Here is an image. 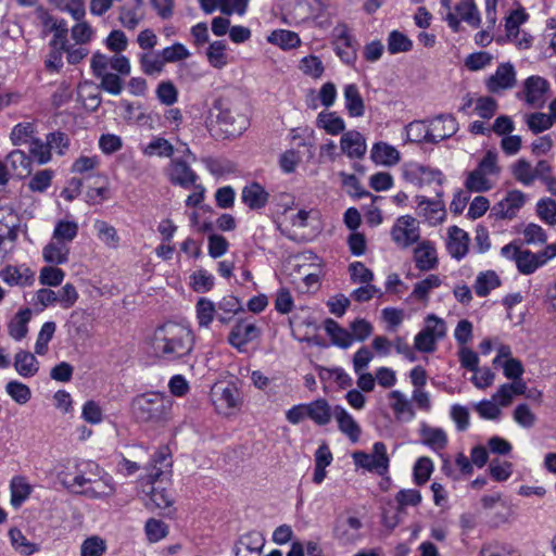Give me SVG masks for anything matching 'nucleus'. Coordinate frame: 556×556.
Wrapping results in <instances>:
<instances>
[{"mask_svg": "<svg viewBox=\"0 0 556 556\" xmlns=\"http://www.w3.org/2000/svg\"><path fill=\"white\" fill-rule=\"evenodd\" d=\"M419 434L421 443L438 452L445 448L447 435L441 428L431 427L426 422L420 424Z\"/></svg>", "mask_w": 556, "mask_h": 556, "instance_id": "bb28decb", "label": "nucleus"}, {"mask_svg": "<svg viewBox=\"0 0 556 556\" xmlns=\"http://www.w3.org/2000/svg\"><path fill=\"white\" fill-rule=\"evenodd\" d=\"M216 313V305L206 298H201L195 304V317L200 328L207 329Z\"/></svg>", "mask_w": 556, "mask_h": 556, "instance_id": "c03bdc74", "label": "nucleus"}, {"mask_svg": "<svg viewBox=\"0 0 556 556\" xmlns=\"http://www.w3.org/2000/svg\"><path fill=\"white\" fill-rule=\"evenodd\" d=\"M415 201L419 213L430 225H437L443 222L445 217V208L441 200H430L425 195H417Z\"/></svg>", "mask_w": 556, "mask_h": 556, "instance_id": "412c9836", "label": "nucleus"}, {"mask_svg": "<svg viewBox=\"0 0 556 556\" xmlns=\"http://www.w3.org/2000/svg\"><path fill=\"white\" fill-rule=\"evenodd\" d=\"M172 467V460L169 457V451L167 447L160 448L153 459L151 467L149 468L148 478L150 482H155Z\"/></svg>", "mask_w": 556, "mask_h": 556, "instance_id": "58836bf2", "label": "nucleus"}, {"mask_svg": "<svg viewBox=\"0 0 556 556\" xmlns=\"http://www.w3.org/2000/svg\"><path fill=\"white\" fill-rule=\"evenodd\" d=\"M71 468H75V471H60L59 480L68 490L83 494V491L91 484L92 478L99 471L100 466L92 462H76Z\"/></svg>", "mask_w": 556, "mask_h": 556, "instance_id": "7ed1b4c3", "label": "nucleus"}, {"mask_svg": "<svg viewBox=\"0 0 556 556\" xmlns=\"http://www.w3.org/2000/svg\"><path fill=\"white\" fill-rule=\"evenodd\" d=\"M265 544L262 533L251 531L242 535L235 544V556H260Z\"/></svg>", "mask_w": 556, "mask_h": 556, "instance_id": "a211bd4d", "label": "nucleus"}, {"mask_svg": "<svg viewBox=\"0 0 556 556\" xmlns=\"http://www.w3.org/2000/svg\"><path fill=\"white\" fill-rule=\"evenodd\" d=\"M5 392L17 404L24 405L31 397V391L28 386L17 380H10L5 384Z\"/></svg>", "mask_w": 556, "mask_h": 556, "instance_id": "052dcab7", "label": "nucleus"}, {"mask_svg": "<svg viewBox=\"0 0 556 556\" xmlns=\"http://www.w3.org/2000/svg\"><path fill=\"white\" fill-rule=\"evenodd\" d=\"M371 160L381 165H395L400 161V152L386 142H378L371 149Z\"/></svg>", "mask_w": 556, "mask_h": 556, "instance_id": "4c0bfd02", "label": "nucleus"}, {"mask_svg": "<svg viewBox=\"0 0 556 556\" xmlns=\"http://www.w3.org/2000/svg\"><path fill=\"white\" fill-rule=\"evenodd\" d=\"M363 523L355 516H340L337 518L333 536L342 545H352L362 538L361 529Z\"/></svg>", "mask_w": 556, "mask_h": 556, "instance_id": "1a4fd4ad", "label": "nucleus"}, {"mask_svg": "<svg viewBox=\"0 0 556 556\" xmlns=\"http://www.w3.org/2000/svg\"><path fill=\"white\" fill-rule=\"evenodd\" d=\"M526 391L527 384L522 378H515L509 383L501 384L495 392V397L501 401L503 406H509L515 395H523Z\"/></svg>", "mask_w": 556, "mask_h": 556, "instance_id": "7c9ffc66", "label": "nucleus"}, {"mask_svg": "<svg viewBox=\"0 0 556 556\" xmlns=\"http://www.w3.org/2000/svg\"><path fill=\"white\" fill-rule=\"evenodd\" d=\"M140 151L144 156L172 157L174 146L163 137H153L147 144H140Z\"/></svg>", "mask_w": 556, "mask_h": 556, "instance_id": "f704fd0d", "label": "nucleus"}, {"mask_svg": "<svg viewBox=\"0 0 556 556\" xmlns=\"http://www.w3.org/2000/svg\"><path fill=\"white\" fill-rule=\"evenodd\" d=\"M78 223L70 219H60L55 223L52 237L53 239L63 242L67 245L74 241L78 235Z\"/></svg>", "mask_w": 556, "mask_h": 556, "instance_id": "a19ab883", "label": "nucleus"}, {"mask_svg": "<svg viewBox=\"0 0 556 556\" xmlns=\"http://www.w3.org/2000/svg\"><path fill=\"white\" fill-rule=\"evenodd\" d=\"M98 238L109 248L116 249L119 244V237L116 229L104 220L97 219L93 224Z\"/></svg>", "mask_w": 556, "mask_h": 556, "instance_id": "864d4df0", "label": "nucleus"}, {"mask_svg": "<svg viewBox=\"0 0 556 556\" xmlns=\"http://www.w3.org/2000/svg\"><path fill=\"white\" fill-rule=\"evenodd\" d=\"M357 467L364 468L370 472L383 476L389 468V457L387 446L383 442H376L372 446V453L355 452L352 455Z\"/></svg>", "mask_w": 556, "mask_h": 556, "instance_id": "423d86ee", "label": "nucleus"}, {"mask_svg": "<svg viewBox=\"0 0 556 556\" xmlns=\"http://www.w3.org/2000/svg\"><path fill=\"white\" fill-rule=\"evenodd\" d=\"M216 309L222 312L217 315L220 323L227 324L231 316L242 309L240 301L233 295L224 296L216 305Z\"/></svg>", "mask_w": 556, "mask_h": 556, "instance_id": "603ef678", "label": "nucleus"}, {"mask_svg": "<svg viewBox=\"0 0 556 556\" xmlns=\"http://www.w3.org/2000/svg\"><path fill=\"white\" fill-rule=\"evenodd\" d=\"M211 396L216 412L224 416L235 414L241 406L239 391L230 383L214 384Z\"/></svg>", "mask_w": 556, "mask_h": 556, "instance_id": "39448f33", "label": "nucleus"}, {"mask_svg": "<svg viewBox=\"0 0 556 556\" xmlns=\"http://www.w3.org/2000/svg\"><path fill=\"white\" fill-rule=\"evenodd\" d=\"M0 278L11 287H28L35 281V273L26 265H8L0 270Z\"/></svg>", "mask_w": 556, "mask_h": 556, "instance_id": "4468645a", "label": "nucleus"}, {"mask_svg": "<svg viewBox=\"0 0 556 556\" xmlns=\"http://www.w3.org/2000/svg\"><path fill=\"white\" fill-rule=\"evenodd\" d=\"M142 0H131L119 8L118 21L123 27L134 30L143 20Z\"/></svg>", "mask_w": 556, "mask_h": 556, "instance_id": "393cba45", "label": "nucleus"}, {"mask_svg": "<svg viewBox=\"0 0 556 556\" xmlns=\"http://www.w3.org/2000/svg\"><path fill=\"white\" fill-rule=\"evenodd\" d=\"M213 108L218 111L217 123L227 137L239 136L248 128V116L227 106L223 99L215 100Z\"/></svg>", "mask_w": 556, "mask_h": 556, "instance_id": "20e7f679", "label": "nucleus"}, {"mask_svg": "<svg viewBox=\"0 0 556 556\" xmlns=\"http://www.w3.org/2000/svg\"><path fill=\"white\" fill-rule=\"evenodd\" d=\"M31 317V311L25 308L18 311L8 324L9 336L15 341L24 339L28 332V323Z\"/></svg>", "mask_w": 556, "mask_h": 556, "instance_id": "c9c22d12", "label": "nucleus"}, {"mask_svg": "<svg viewBox=\"0 0 556 556\" xmlns=\"http://www.w3.org/2000/svg\"><path fill=\"white\" fill-rule=\"evenodd\" d=\"M441 279L437 275H429L424 280L418 281L413 289L412 298L418 300V301H427L429 293L440 287Z\"/></svg>", "mask_w": 556, "mask_h": 556, "instance_id": "5fc2aeb1", "label": "nucleus"}, {"mask_svg": "<svg viewBox=\"0 0 556 556\" xmlns=\"http://www.w3.org/2000/svg\"><path fill=\"white\" fill-rule=\"evenodd\" d=\"M494 184L493 179L475 168L467 175L465 187L468 191L480 193L492 189Z\"/></svg>", "mask_w": 556, "mask_h": 556, "instance_id": "de8ad7c7", "label": "nucleus"}, {"mask_svg": "<svg viewBox=\"0 0 556 556\" xmlns=\"http://www.w3.org/2000/svg\"><path fill=\"white\" fill-rule=\"evenodd\" d=\"M525 123L533 134L547 130L554 125L553 121L549 118V115L541 112L527 114L525 116Z\"/></svg>", "mask_w": 556, "mask_h": 556, "instance_id": "69168bd1", "label": "nucleus"}, {"mask_svg": "<svg viewBox=\"0 0 556 556\" xmlns=\"http://www.w3.org/2000/svg\"><path fill=\"white\" fill-rule=\"evenodd\" d=\"M316 124L318 128L324 129L327 134L336 136L345 129L344 121L334 112L323 111L318 114Z\"/></svg>", "mask_w": 556, "mask_h": 556, "instance_id": "79ce46f5", "label": "nucleus"}, {"mask_svg": "<svg viewBox=\"0 0 556 556\" xmlns=\"http://www.w3.org/2000/svg\"><path fill=\"white\" fill-rule=\"evenodd\" d=\"M390 235L397 247L406 249L420 239L419 222L410 215L400 216L392 226Z\"/></svg>", "mask_w": 556, "mask_h": 556, "instance_id": "0eeeda50", "label": "nucleus"}, {"mask_svg": "<svg viewBox=\"0 0 556 556\" xmlns=\"http://www.w3.org/2000/svg\"><path fill=\"white\" fill-rule=\"evenodd\" d=\"M260 333V329L254 324L239 321L231 329L228 341L233 348L241 351L244 345L257 339Z\"/></svg>", "mask_w": 556, "mask_h": 556, "instance_id": "6ab92c4d", "label": "nucleus"}, {"mask_svg": "<svg viewBox=\"0 0 556 556\" xmlns=\"http://www.w3.org/2000/svg\"><path fill=\"white\" fill-rule=\"evenodd\" d=\"M76 22L71 28V37L76 45H87L94 37L96 30L85 18Z\"/></svg>", "mask_w": 556, "mask_h": 556, "instance_id": "bf43d9fd", "label": "nucleus"}, {"mask_svg": "<svg viewBox=\"0 0 556 556\" xmlns=\"http://www.w3.org/2000/svg\"><path fill=\"white\" fill-rule=\"evenodd\" d=\"M516 71L511 63H501L495 73L491 75L485 86L492 93H498L504 90L511 89L516 86Z\"/></svg>", "mask_w": 556, "mask_h": 556, "instance_id": "9b49d317", "label": "nucleus"}, {"mask_svg": "<svg viewBox=\"0 0 556 556\" xmlns=\"http://www.w3.org/2000/svg\"><path fill=\"white\" fill-rule=\"evenodd\" d=\"M526 202L525 193L513 190L498 203V214L504 218H513Z\"/></svg>", "mask_w": 556, "mask_h": 556, "instance_id": "473e14b6", "label": "nucleus"}, {"mask_svg": "<svg viewBox=\"0 0 556 556\" xmlns=\"http://www.w3.org/2000/svg\"><path fill=\"white\" fill-rule=\"evenodd\" d=\"M8 166L18 177H24L30 173V159L21 150H14L9 153Z\"/></svg>", "mask_w": 556, "mask_h": 556, "instance_id": "8fccbe9b", "label": "nucleus"}, {"mask_svg": "<svg viewBox=\"0 0 556 556\" xmlns=\"http://www.w3.org/2000/svg\"><path fill=\"white\" fill-rule=\"evenodd\" d=\"M326 333L330 337L331 343L341 349H349L353 344V337L349 330L341 327L333 319H326L324 323Z\"/></svg>", "mask_w": 556, "mask_h": 556, "instance_id": "c756f323", "label": "nucleus"}, {"mask_svg": "<svg viewBox=\"0 0 556 556\" xmlns=\"http://www.w3.org/2000/svg\"><path fill=\"white\" fill-rule=\"evenodd\" d=\"M208 63L214 68H223L228 64V56L226 53V43L223 40H216L210 43L206 52Z\"/></svg>", "mask_w": 556, "mask_h": 556, "instance_id": "3c124183", "label": "nucleus"}, {"mask_svg": "<svg viewBox=\"0 0 556 556\" xmlns=\"http://www.w3.org/2000/svg\"><path fill=\"white\" fill-rule=\"evenodd\" d=\"M150 344L156 357L175 361L192 351L193 337L187 327L177 323H166L154 330Z\"/></svg>", "mask_w": 556, "mask_h": 556, "instance_id": "f257e3e1", "label": "nucleus"}, {"mask_svg": "<svg viewBox=\"0 0 556 556\" xmlns=\"http://www.w3.org/2000/svg\"><path fill=\"white\" fill-rule=\"evenodd\" d=\"M267 40L280 47L283 50L293 49L300 46L301 39L294 31L287 29L274 30L267 38Z\"/></svg>", "mask_w": 556, "mask_h": 556, "instance_id": "49530a36", "label": "nucleus"}, {"mask_svg": "<svg viewBox=\"0 0 556 556\" xmlns=\"http://www.w3.org/2000/svg\"><path fill=\"white\" fill-rule=\"evenodd\" d=\"M11 504L18 508L30 495L33 488L24 477H14L10 483Z\"/></svg>", "mask_w": 556, "mask_h": 556, "instance_id": "37998d69", "label": "nucleus"}, {"mask_svg": "<svg viewBox=\"0 0 556 556\" xmlns=\"http://www.w3.org/2000/svg\"><path fill=\"white\" fill-rule=\"evenodd\" d=\"M70 253V245L51 238L42 249V258L51 265H63L68 262Z\"/></svg>", "mask_w": 556, "mask_h": 556, "instance_id": "b1692460", "label": "nucleus"}, {"mask_svg": "<svg viewBox=\"0 0 556 556\" xmlns=\"http://www.w3.org/2000/svg\"><path fill=\"white\" fill-rule=\"evenodd\" d=\"M430 123L427 125L422 121H414L406 126L407 139L412 142H428L430 141Z\"/></svg>", "mask_w": 556, "mask_h": 556, "instance_id": "e2e57ef3", "label": "nucleus"}, {"mask_svg": "<svg viewBox=\"0 0 556 556\" xmlns=\"http://www.w3.org/2000/svg\"><path fill=\"white\" fill-rule=\"evenodd\" d=\"M105 551V541L97 535L86 539L80 546L81 556H102Z\"/></svg>", "mask_w": 556, "mask_h": 556, "instance_id": "774afa93", "label": "nucleus"}, {"mask_svg": "<svg viewBox=\"0 0 556 556\" xmlns=\"http://www.w3.org/2000/svg\"><path fill=\"white\" fill-rule=\"evenodd\" d=\"M469 235L457 226L447 229L446 250L453 258L462 260L468 252Z\"/></svg>", "mask_w": 556, "mask_h": 556, "instance_id": "2eb2a0df", "label": "nucleus"}, {"mask_svg": "<svg viewBox=\"0 0 556 556\" xmlns=\"http://www.w3.org/2000/svg\"><path fill=\"white\" fill-rule=\"evenodd\" d=\"M414 261L418 269L428 271L438 265L437 250L432 242L422 241L414 250Z\"/></svg>", "mask_w": 556, "mask_h": 556, "instance_id": "4be33fe9", "label": "nucleus"}, {"mask_svg": "<svg viewBox=\"0 0 556 556\" xmlns=\"http://www.w3.org/2000/svg\"><path fill=\"white\" fill-rule=\"evenodd\" d=\"M504 406L501 401L495 397V393L490 400H482L475 404V410L482 419L496 420L502 415V408Z\"/></svg>", "mask_w": 556, "mask_h": 556, "instance_id": "a18cd8bd", "label": "nucleus"}, {"mask_svg": "<svg viewBox=\"0 0 556 556\" xmlns=\"http://www.w3.org/2000/svg\"><path fill=\"white\" fill-rule=\"evenodd\" d=\"M511 174L525 186H531L534 182L533 166L525 159H519L511 165Z\"/></svg>", "mask_w": 556, "mask_h": 556, "instance_id": "4d7b16f0", "label": "nucleus"}, {"mask_svg": "<svg viewBox=\"0 0 556 556\" xmlns=\"http://www.w3.org/2000/svg\"><path fill=\"white\" fill-rule=\"evenodd\" d=\"M405 176L413 182L418 185H430L437 182L441 185L443 174L439 169H434L418 163H413L405 169Z\"/></svg>", "mask_w": 556, "mask_h": 556, "instance_id": "f3484780", "label": "nucleus"}, {"mask_svg": "<svg viewBox=\"0 0 556 556\" xmlns=\"http://www.w3.org/2000/svg\"><path fill=\"white\" fill-rule=\"evenodd\" d=\"M268 192L257 182L250 184L242 189L241 199L251 210H260L268 202Z\"/></svg>", "mask_w": 556, "mask_h": 556, "instance_id": "c85d7f7f", "label": "nucleus"}, {"mask_svg": "<svg viewBox=\"0 0 556 556\" xmlns=\"http://www.w3.org/2000/svg\"><path fill=\"white\" fill-rule=\"evenodd\" d=\"M344 101L349 114L353 117L363 116L365 113V104L355 84H349L344 87Z\"/></svg>", "mask_w": 556, "mask_h": 556, "instance_id": "e433bc0d", "label": "nucleus"}, {"mask_svg": "<svg viewBox=\"0 0 556 556\" xmlns=\"http://www.w3.org/2000/svg\"><path fill=\"white\" fill-rule=\"evenodd\" d=\"M141 70L147 75H157L163 71L165 65L161 52L143 53L139 58Z\"/></svg>", "mask_w": 556, "mask_h": 556, "instance_id": "6e6d98bb", "label": "nucleus"}, {"mask_svg": "<svg viewBox=\"0 0 556 556\" xmlns=\"http://www.w3.org/2000/svg\"><path fill=\"white\" fill-rule=\"evenodd\" d=\"M388 399L397 420L410 421L415 418L413 406L404 393L394 390L388 394Z\"/></svg>", "mask_w": 556, "mask_h": 556, "instance_id": "a878e982", "label": "nucleus"}, {"mask_svg": "<svg viewBox=\"0 0 556 556\" xmlns=\"http://www.w3.org/2000/svg\"><path fill=\"white\" fill-rule=\"evenodd\" d=\"M477 169L494 181L500 175L501 167L497 164V153L489 150L479 162Z\"/></svg>", "mask_w": 556, "mask_h": 556, "instance_id": "0e129e2a", "label": "nucleus"}, {"mask_svg": "<svg viewBox=\"0 0 556 556\" xmlns=\"http://www.w3.org/2000/svg\"><path fill=\"white\" fill-rule=\"evenodd\" d=\"M172 401L160 393H144L136 396L131 408L135 417L142 422H160L167 418Z\"/></svg>", "mask_w": 556, "mask_h": 556, "instance_id": "f03ea898", "label": "nucleus"}, {"mask_svg": "<svg viewBox=\"0 0 556 556\" xmlns=\"http://www.w3.org/2000/svg\"><path fill=\"white\" fill-rule=\"evenodd\" d=\"M543 265L544 264L538 252L533 253L530 250H522L517 260L516 267L520 274L531 275Z\"/></svg>", "mask_w": 556, "mask_h": 556, "instance_id": "09e8293b", "label": "nucleus"}, {"mask_svg": "<svg viewBox=\"0 0 556 556\" xmlns=\"http://www.w3.org/2000/svg\"><path fill=\"white\" fill-rule=\"evenodd\" d=\"M429 130L431 143H437L455 135L458 123L452 115H440L430 121Z\"/></svg>", "mask_w": 556, "mask_h": 556, "instance_id": "dca6fc26", "label": "nucleus"}, {"mask_svg": "<svg viewBox=\"0 0 556 556\" xmlns=\"http://www.w3.org/2000/svg\"><path fill=\"white\" fill-rule=\"evenodd\" d=\"M53 177L52 169H41L29 179L28 188L31 192L42 193L51 186Z\"/></svg>", "mask_w": 556, "mask_h": 556, "instance_id": "338daca9", "label": "nucleus"}, {"mask_svg": "<svg viewBox=\"0 0 556 556\" xmlns=\"http://www.w3.org/2000/svg\"><path fill=\"white\" fill-rule=\"evenodd\" d=\"M114 493L115 484L113 478L100 468L92 478L91 484L87 486V490L83 491V495L91 500L110 497Z\"/></svg>", "mask_w": 556, "mask_h": 556, "instance_id": "ddd939ff", "label": "nucleus"}, {"mask_svg": "<svg viewBox=\"0 0 556 556\" xmlns=\"http://www.w3.org/2000/svg\"><path fill=\"white\" fill-rule=\"evenodd\" d=\"M333 48L345 64H353L357 58V41L346 24H338L332 29Z\"/></svg>", "mask_w": 556, "mask_h": 556, "instance_id": "6e6552de", "label": "nucleus"}, {"mask_svg": "<svg viewBox=\"0 0 556 556\" xmlns=\"http://www.w3.org/2000/svg\"><path fill=\"white\" fill-rule=\"evenodd\" d=\"M59 265H49L43 266L39 273V282L42 286L48 287H58L60 286L64 278L65 271L58 267Z\"/></svg>", "mask_w": 556, "mask_h": 556, "instance_id": "680f3d73", "label": "nucleus"}, {"mask_svg": "<svg viewBox=\"0 0 556 556\" xmlns=\"http://www.w3.org/2000/svg\"><path fill=\"white\" fill-rule=\"evenodd\" d=\"M333 416L338 422L339 430L344 433L352 442H357L361 437V427L353 416L343 407L336 406Z\"/></svg>", "mask_w": 556, "mask_h": 556, "instance_id": "5701e85b", "label": "nucleus"}, {"mask_svg": "<svg viewBox=\"0 0 556 556\" xmlns=\"http://www.w3.org/2000/svg\"><path fill=\"white\" fill-rule=\"evenodd\" d=\"M9 536L14 549L22 555H31L38 551L37 545L28 541L20 529H10Z\"/></svg>", "mask_w": 556, "mask_h": 556, "instance_id": "13d9d810", "label": "nucleus"}, {"mask_svg": "<svg viewBox=\"0 0 556 556\" xmlns=\"http://www.w3.org/2000/svg\"><path fill=\"white\" fill-rule=\"evenodd\" d=\"M452 12L457 16L458 21H464L472 27H478L480 16L473 0H459L453 2Z\"/></svg>", "mask_w": 556, "mask_h": 556, "instance_id": "2f4dec72", "label": "nucleus"}, {"mask_svg": "<svg viewBox=\"0 0 556 556\" xmlns=\"http://www.w3.org/2000/svg\"><path fill=\"white\" fill-rule=\"evenodd\" d=\"M548 88L549 84L545 78L535 75L528 77L522 90L525 101L532 106H542Z\"/></svg>", "mask_w": 556, "mask_h": 556, "instance_id": "f8f14e48", "label": "nucleus"}, {"mask_svg": "<svg viewBox=\"0 0 556 556\" xmlns=\"http://www.w3.org/2000/svg\"><path fill=\"white\" fill-rule=\"evenodd\" d=\"M306 404L307 418L318 426H326L330 422L333 416V410L326 400L319 399Z\"/></svg>", "mask_w": 556, "mask_h": 556, "instance_id": "72a5a7b5", "label": "nucleus"}, {"mask_svg": "<svg viewBox=\"0 0 556 556\" xmlns=\"http://www.w3.org/2000/svg\"><path fill=\"white\" fill-rule=\"evenodd\" d=\"M340 148L350 159H362L367 150L365 138L357 130L344 132L340 140Z\"/></svg>", "mask_w": 556, "mask_h": 556, "instance_id": "aec40b11", "label": "nucleus"}, {"mask_svg": "<svg viewBox=\"0 0 556 556\" xmlns=\"http://www.w3.org/2000/svg\"><path fill=\"white\" fill-rule=\"evenodd\" d=\"M501 286V279L494 270H485L478 274L473 289L478 296H486Z\"/></svg>", "mask_w": 556, "mask_h": 556, "instance_id": "ea45409f", "label": "nucleus"}, {"mask_svg": "<svg viewBox=\"0 0 556 556\" xmlns=\"http://www.w3.org/2000/svg\"><path fill=\"white\" fill-rule=\"evenodd\" d=\"M13 366L22 378H31L39 371V362L36 356L25 350H20L14 355Z\"/></svg>", "mask_w": 556, "mask_h": 556, "instance_id": "cd10ccee", "label": "nucleus"}, {"mask_svg": "<svg viewBox=\"0 0 556 556\" xmlns=\"http://www.w3.org/2000/svg\"><path fill=\"white\" fill-rule=\"evenodd\" d=\"M168 180L176 186L189 189L194 186L199 179L197 173L187 164V162L174 159L166 168Z\"/></svg>", "mask_w": 556, "mask_h": 556, "instance_id": "9d476101", "label": "nucleus"}]
</instances>
